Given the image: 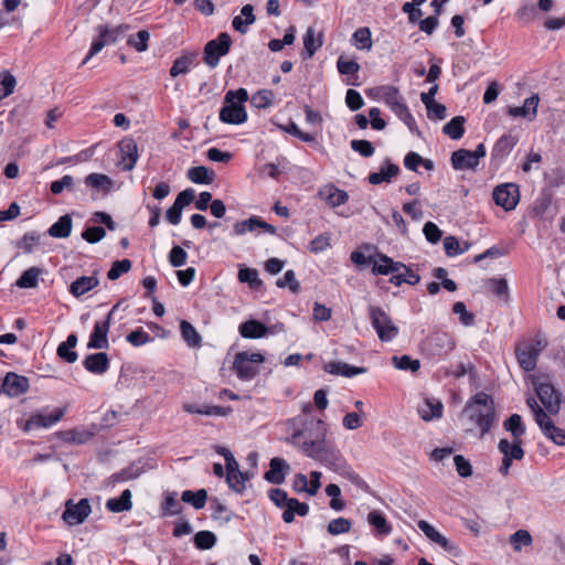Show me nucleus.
<instances>
[{
  "label": "nucleus",
  "instance_id": "obj_1",
  "mask_svg": "<svg viewBox=\"0 0 565 565\" xmlns=\"http://www.w3.org/2000/svg\"><path fill=\"white\" fill-rule=\"evenodd\" d=\"M463 412L468 416L469 420L480 429L481 437L489 433L493 424L497 422L494 402L483 392L477 393L472 396L467 402Z\"/></svg>",
  "mask_w": 565,
  "mask_h": 565
},
{
  "label": "nucleus",
  "instance_id": "obj_2",
  "mask_svg": "<svg viewBox=\"0 0 565 565\" xmlns=\"http://www.w3.org/2000/svg\"><path fill=\"white\" fill-rule=\"evenodd\" d=\"M292 428L289 443L306 452V448L316 440H322L327 435V427L321 419L315 417H297L289 422Z\"/></svg>",
  "mask_w": 565,
  "mask_h": 565
},
{
  "label": "nucleus",
  "instance_id": "obj_3",
  "mask_svg": "<svg viewBox=\"0 0 565 565\" xmlns=\"http://www.w3.org/2000/svg\"><path fill=\"white\" fill-rule=\"evenodd\" d=\"M248 99L245 88L228 90L225 94V105L220 110V120L225 124L241 125L247 120L244 103Z\"/></svg>",
  "mask_w": 565,
  "mask_h": 565
},
{
  "label": "nucleus",
  "instance_id": "obj_4",
  "mask_svg": "<svg viewBox=\"0 0 565 565\" xmlns=\"http://www.w3.org/2000/svg\"><path fill=\"white\" fill-rule=\"evenodd\" d=\"M303 454L333 471H341L347 465L340 450L333 443L327 440L326 437L322 440H316L315 444L306 448Z\"/></svg>",
  "mask_w": 565,
  "mask_h": 565
},
{
  "label": "nucleus",
  "instance_id": "obj_5",
  "mask_svg": "<svg viewBox=\"0 0 565 565\" xmlns=\"http://www.w3.org/2000/svg\"><path fill=\"white\" fill-rule=\"evenodd\" d=\"M377 97L385 103L387 107L408 127L414 130L416 126L415 118L409 113L404 97L399 90L392 85H384L377 88Z\"/></svg>",
  "mask_w": 565,
  "mask_h": 565
},
{
  "label": "nucleus",
  "instance_id": "obj_6",
  "mask_svg": "<svg viewBox=\"0 0 565 565\" xmlns=\"http://www.w3.org/2000/svg\"><path fill=\"white\" fill-rule=\"evenodd\" d=\"M264 362L265 356L259 352H238L234 358L233 369L239 380L250 381L258 375Z\"/></svg>",
  "mask_w": 565,
  "mask_h": 565
},
{
  "label": "nucleus",
  "instance_id": "obj_7",
  "mask_svg": "<svg viewBox=\"0 0 565 565\" xmlns=\"http://www.w3.org/2000/svg\"><path fill=\"white\" fill-rule=\"evenodd\" d=\"M546 343L541 338L524 341L515 349L516 359L522 370L530 372L536 367L537 359Z\"/></svg>",
  "mask_w": 565,
  "mask_h": 565
},
{
  "label": "nucleus",
  "instance_id": "obj_8",
  "mask_svg": "<svg viewBox=\"0 0 565 565\" xmlns=\"http://www.w3.org/2000/svg\"><path fill=\"white\" fill-rule=\"evenodd\" d=\"M369 317L379 338L383 342L392 341L398 334V328L393 323L390 316L380 307L370 306Z\"/></svg>",
  "mask_w": 565,
  "mask_h": 565
},
{
  "label": "nucleus",
  "instance_id": "obj_9",
  "mask_svg": "<svg viewBox=\"0 0 565 565\" xmlns=\"http://www.w3.org/2000/svg\"><path fill=\"white\" fill-rule=\"evenodd\" d=\"M232 39L226 32H222L216 39L209 41L204 46V63L210 68H215L221 57L225 56L231 49Z\"/></svg>",
  "mask_w": 565,
  "mask_h": 565
},
{
  "label": "nucleus",
  "instance_id": "obj_10",
  "mask_svg": "<svg viewBox=\"0 0 565 565\" xmlns=\"http://www.w3.org/2000/svg\"><path fill=\"white\" fill-rule=\"evenodd\" d=\"M534 391L547 412V415H556L561 407V394L548 382L537 377L533 381Z\"/></svg>",
  "mask_w": 565,
  "mask_h": 565
},
{
  "label": "nucleus",
  "instance_id": "obj_11",
  "mask_svg": "<svg viewBox=\"0 0 565 565\" xmlns=\"http://www.w3.org/2000/svg\"><path fill=\"white\" fill-rule=\"evenodd\" d=\"M90 512L92 507L88 499H81L78 502L70 499L65 503L62 519L67 525L74 526L84 523Z\"/></svg>",
  "mask_w": 565,
  "mask_h": 565
},
{
  "label": "nucleus",
  "instance_id": "obj_12",
  "mask_svg": "<svg viewBox=\"0 0 565 565\" xmlns=\"http://www.w3.org/2000/svg\"><path fill=\"white\" fill-rule=\"evenodd\" d=\"M492 196L497 205L505 211H512L520 200L519 186L514 183L500 184L494 188Z\"/></svg>",
  "mask_w": 565,
  "mask_h": 565
},
{
  "label": "nucleus",
  "instance_id": "obj_13",
  "mask_svg": "<svg viewBox=\"0 0 565 565\" xmlns=\"http://www.w3.org/2000/svg\"><path fill=\"white\" fill-rule=\"evenodd\" d=\"M117 308L118 305L114 306L104 321H97L94 324L93 332L90 333L87 343L88 349H107L109 347L107 335L109 332L111 317Z\"/></svg>",
  "mask_w": 565,
  "mask_h": 565
},
{
  "label": "nucleus",
  "instance_id": "obj_14",
  "mask_svg": "<svg viewBox=\"0 0 565 565\" xmlns=\"http://www.w3.org/2000/svg\"><path fill=\"white\" fill-rule=\"evenodd\" d=\"M66 413V407H56L50 414H32L24 425V430L29 431L36 428H50L58 423Z\"/></svg>",
  "mask_w": 565,
  "mask_h": 565
},
{
  "label": "nucleus",
  "instance_id": "obj_15",
  "mask_svg": "<svg viewBox=\"0 0 565 565\" xmlns=\"http://www.w3.org/2000/svg\"><path fill=\"white\" fill-rule=\"evenodd\" d=\"M120 162L124 171H131L138 160V146L132 138H125L119 142Z\"/></svg>",
  "mask_w": 565,
  "mask_h": 565
},
{
  "label": "nucleus",
  "instance_id": "obj_16",
  "mask_svg": "<svg viewBox=\"0 0 565 565\" xmlns=\"http://www.w3.org/2000/svg\"><path fill=\"white\" fill-rule=\"evenodd\" d=\"M258 228L264 230L270 235H275L277 230L274 225L263 221L258 216H252L248 220L236 222L233 226V234L241 236L249 232H254Z\"/></svg>",
  "mask_w": 565,
  "mask_h": 565
},
{
  "label": "nucleus",
  "instance_id": "obj_17",
  "mask_svg": "<svg viewBox=\"0 0 565 565\" xmlns=\"http://www.w3.org/2000/svg\"><path fill=\"white\" fill-rule=\"evenodd\" d=\"M29 390V381L25 376L9 372L1 384L0 392L10 397H17Z\"/></svg>",
  "mask_w": 565,
  "mask_h": 565
},
{
  "label": "nucleus",
  "instance_id": "obj_18",
  "mask_svg": "<svg viewBox=\"0 0 565 565\" xmlns=\"http://www.w3.org/2000/svg\"><path fill=\"white\" fill-rule=\"evenodd\" d=\"M369 264H372L374 275H388L401 270L402 263L394 262L391 257L377 253L369 256Z\"/></svg>",
  "mask_w": 565,
  "mask_h": 565
},
{
  "label": "nucleus",
  "instance_id": "obj_19",
  "mask_svg": "<svg viewBox=\"0 0 565 565\" xmlns=\"http://www.w3.org/2000/svg\"><path fill=\"white\" fill-rule=\"evenodd\" d=\"M290 471L288 462L279 457H274L269 462V470L265 472V480L273 484L284 483L287 473Z\"/></svg>",
  "mask_w": 565,
  "mask_h": 565
},
{
  "label": "nucleus",
  "instance_id": "obj_20",
  "mask_svg": "<svg viewBox=\"0 0 565 565\" xmlns=\"http://www.w3.org/2000/svg\"><path fill=\"white\" fill-rule=\"evenodd\" d=\"M539 427L546 438L553 440L556 445L565 446V430L556 427L547 414L541 415Z\"/></svg>",
  "mask_w": 565,
  "mask_h": 565
},
{
  "label": "nucleus",
  "instance_id": "obj_21",
  "mask_svg": "<svg viewBox=\"0 0 565 565\" xmlns=\"http://www.w3.org/2000/svg\"><path fill=\"white\" fill-rule=\"evenodd\" d=\"M519 139L516 136L512 134H504L501 136L497 142L494 143L491 156L494 160H502L504 159L515 147Z\"/></svg>",
  "mask_w": 565,
  "mask_h": 565
},
{
  "label": "nucleus",
  "instance_id": "obj_22",
  "mask_svg": "<svg viewBox=\"0 0 565 565\" xmlns=\"http://www.w3.org/2000/svg\"><path fill=\"white\" fill-rule=\"evenodd\" d=\"M451 166L455 170H476L479 162L475 159L470 150L459 149L451 153Z\"/></svg>",
  "mask_w": 565,
  "mask_h": 565
},
{
  "label": "nucleus",
  "instance_id": "obj_23",
  "mask_svg": "<svg viewBox=\"0 0 565 565\" xmlns=\"http://www.w3.org/2000/svg\"><path fill=\"white\" fill-rule=\"evenodd\" d=\"M433 355L445 356L455 349V341L447 333H437L429 340Z\"/></svg>",
  "mask_w": 565,
  "mask_h": 565
},
{
  "label": "nucleus",
  "instance_id": "obj_24",
  "mask_svg": "<svg viewBox=\"0 0 565 565\" xmlns=\"http://www.w3.org/2000/svg\"><path fill=\"white\" fill-rule=\"evenodd\" d=\"M84 183L87 188L102 194H108L114 188V181L103 173L88 174L85 178Z\"/></svg>",
  "mask_w": 565,
  "mask_h": 565
},
{
  "label": "nucleus",
  "instance_id": "obj_25",
  "mask_svg": "<svg viewBox=\"0 0 565 565\" xmlns=\"http://www.w3.org/2000/svg\"><path fill=\"white\" fill-rule=\"evenodd\" d=\"M319 195L330 207H338L349 200L348 193L334 185H326L319 191Z\"/></svg>",
  "mask_w": 565,
  "mask_h": 565
},
{
  "label": "nucleus",
  "instance_id": "obj_26",
  "mask_svg": "<svg viewBox=\"0 0 565 565\" xmlns=\"http://www.w3.org/2000/svg\"><path fill=\"white\" fill-rule=\"evenodd\" d=\"M553 195L543 191L533 203V213L540 218H553L555 212H552Z\"/></svg>",
  "mask_w": 565,
  "mask_h": 565
},
{
  "label": "nucleus",
  "instance_id": "obj_27",
  "mask_svg": "<svg viewBox=\"0 0 565 565\" xmlns=\"http://www.w3.org/2000/svg\"><path fill=\"white\" fill-rule=\"evenodd\" d=\"M324 371L332 375H341L344 377H353L355 375L364 374L365 367L353 366L345 362H330L324 365Z\"/></svg>",
  "mask_w": 565,
  "mask_h": 565
},
{
  "label": "nucleus",
  "instance_id": "obj_28",
  "mask_svg": "<svg viewBox=\"0 0 565 565\" xmlns=\"http://www.w3.org/2000/svg\"><path fill=\"white\" fill-rule=\"evenodd\" d=\"M443 403L434 397L425 398L418 406V414L422 419L429 422L431 419L440 418L443 416Z\"/></svg>",
  "mask_w": 565,
  "mask_h": 565
},
{
  "label": "nucleus",
  "instance_id": "obj_29",
  "mask_svg": "<svg viewBox=\"0 0 565 565\" xmlns=\"http://www.w3.org/2000/svg\"><path fill=\"white\" fill-rule=\"evenodd\" d=\"M84 367L94 374H104L109 367L108 355L104 352L89 354L83 361Z\"/></svg>",
  "mask_w": 565,
  "mask_h": 565
},
{
  "label": "nucleus",
  "instance_id": "obj_30",
  "mask_svg": "<svg viewBox=\"0 0 565 565\" xmlns=\"http://www.w3.org/2000/svg\"><path fill=\"white\" fill-rule=\"evenodd\" d=\"M539 102V96L532 95L524 100V105L522 107H510L508 113L512 117H524L532 120L536 116Z\"/></svg>",
  "mask_w": 565,
  "mask_h": 565
},
{
  "label": "nucleus",
  "instance_id": "obj_31",
  "mask_svg": "<svg viewBox=\"0 0 565 565\" xmlns=\"http://www.w3.org/2000/svg\"><path fill=\"white\" fill-rule=\"evenodd\" d=\"M72 216L70 214H64L49 227L47 234L54 238H67L72 233Z\"/></svg>",
  "mask_w": 565,
  "mask_h": 565
},
{
  "label": "nucleus",
  "instance_id": "obj_32",
  "mask_svg": "<svg viewBox=\"0 0 565 565\" xmlns=\"http://www.w3.org/2000/svg\"><path fill=\"white\" fill-rule=\"evenodd\" d=\"M417 526L431 542L438 544L445 551L452 550L451 543L427 521L419 520Z\"/></svg>",
  "mask_w": 565,
  "mask_h": 565
},
{
  "label": "nucleus",
  "instance_id": "obj_33",
  "mask_svg": "<svg viewBox=\"0 0 565 565\" xmlns=\"http://www.w3.org/2000/svg\"><path fill=\"white\" fill-rule=\"evenodd\" d=\"M98 284L99 279L96 276H82L71 284L70 292L74 297H81L97 287Z\"/></svg>",
  "mask_w": 565,
  "mask_h": 565
},
{
  "label": "nucleus",
  "instance_id": "obj_34",
  "mask_svg": "<svg viewBox=\"0 0 565 565\" xmlns=\"http://www.w3.org/2000/svg\"><path fill=\"white\" fill-rule=\"evenodd\" d=\"M267 327L257 320H247L239 326V333L246 339H259L267 334Z\"/></svg>",
  "mask_w": 565,
  "mask_h": 565
},
{
  "label": "nucleus",
  "instance_id": "obj_35",
  "mask_svg": "<svg viewBox=\"0 0 565 565\" xmlns=\"http://www.w3.org/2000/svg\"><path fill=\"white\" fill-rule=\"evenodd\" d=\"M521 439H513L510 443L507 439H501L498 445L499 451L503 455V457H508L513 460H521L524 457V450L521 446Z\"/></svg>",
  "mask_w": 565,
  "mask_h": 565
},
{
  "label": "nucleus",
  "instance_id": "obj_36",
  "mask_svg": "<svg viewBox=\"0 0 565 565\" xmlns=\"http://www.w3.org/2000/svg\"><path fill=\"white\" fill-rule=\"evenodd\" d=\"M254 22V7L252 4H245L242 8L241 15H237L233 19L232 25L236 31L244 34L247 32L248 26Z\"/></svg>",
  "mask_w": 565,
  "mask_h": 565
},
{
  "label": "nucleus",
  "instance_id": "obj_37",
  "mask_svg": "<svg viewBox=\"0 0 565 565\" xmlns=\"http://www.w3.org/2000/svg\"><path fill=\"white\" fill-rule=\"evenodd\" d=\"M131 497V491L126 489L121 492L120 497L108 499L106 508L115 513L129 511L132 508Z\"/></svg>",
  "mask_w": 565,
  "mask_h": 565
},
{
  "label": "nucleus",
  "instance_id": "obj_38",
  "mask_svg": "<svg viewBox=\"0 0 565 565\" xmlns=\"http://www.w3.org/2000/svg\"><path fill=\"white\" fill-rule=\"evenodd\" d=\"M399 172L398 166L386 161L379 172H373L369 175V182L371 184H380L382 182H390L393 177Z\"/></svg>",
  "mask_w": 565,
  "mask_h": 565
},
{
  "label": "nucleus",
  "instance_id": "obj_39",
  "mask_svg": "<svg viewBox=\"0 0 565 565\" xmlns=\"http://www.w3.org/2000/svg\"><path fill=\"white\" fill-rule=\"evenodd\" d=\"M43 274V269L40 267H30L22 273L19 279L15 281V286L19 288H35L39 284V277Z\"/></svg>",
  "mask_w": 565,
  "mask_h": 565
},
{
  "label": "nucleus",
  "instance_id": "obj_40",
  "mask_svg": "<svg viewBox=\"0 0 565 565\" xmlns=\"http://www.w3.org/2000/svg\"><path fill=\"white\" fill-rule=\"evenodd\" d=\"M308 512L309 505L307 503L299 502L297 499L291 498L282 512V520L286 523H291L295 520V514L305 516Z\"/></svg>",
  "mask_w": 565,
  "mask_h": 565
},
{
  "label": "nucleus",
  "instance_id": "obj_41",
  "mask_svg": "<svg viewBox=\"0 0 565 565\" xmlns=\"http://www.w3.org/2000/svg\"><path fill=\"white\" fill-rule=\"evenodd\" d=\"M77 344V337L75 334H70L66 339V341L62 342L57 347V355L68 362L74 363L77 360V353L73 351L72 349L75 348Z\"/></svg>",
  "mask_w": 565,
  "mask_h": 565
},
{
  "label": "nucleus",
  "instance_id": "obj_42",
  "mask_svg": "<svg viewBox=\"0 0 565 565\" xmlns=\"http://www.w3.org/2000/svg\"><path fill=\"white\" fill-rule=\"evenodd\" d=\"M419 275L404 264H402L401 270L392 274V277L390 278V281L395 286H401L403 282L408 285H416L419 282Z\"/></svg>",
  "mask_w": 565,
  "mask_h": 565
},
{
  "label": "nucleus",
  "instance_id": "obj_43",
  "mask_svg": "<svg viewBox=\"0 0 565 565\" xmlns=\"http://www.w3.org/2000/svg\"><path fill=\"white\" fill-rule=\"evenodd\" d=\"M188 178L198 184H210L214 180V173L204 166L193 167L188 170Z\"/></svg>",
  "mask_w": 565,
  "mask_h": 565
},
{
  "label": "nucleus",
  "instance_id": "obj_44",
  "mask_svg": "<svg viewBox=\"0 0 565 565\" xmlns=\"http://www.w3.org/2000/svg\"><path fill=\"white\" fill-rule=\"evenodd\" d=\"M180 331L183 340L188 343L189 347L198 348L201 345L202 338L189 321H181Z\"/></svg>",
  "mask_w": 565,
  "mask_h": 565
},
{
  "label": "nucleus",
  "instance_id": "obj_45",
  "mask_svg": "<svg viewBox=\"0 0 565 565\" xmlns=\"http://www.w3.org/2000/svg\"><path fill=\"white\" fill-rule=\"evenodd\" d=\"M207 499V492L204 489L198 491L185 490L182 492L181 500L191 504L194 509L200 510L204 508Z\"/></svg>",
  "mask_w": 565,
  "mask_h": 565
},
{
  "label": "nucleus",
  "instance_id": "obj_46",
  "mask_svg": "<svg viewBox=\"0 0 565 565\" xmlns=\"http://www.w3.org/2000/svg\"><path fill=\"white\" fill-rule=\"evenodd\" d=\"M182 504L177 499V492H168L161 504L163 516H174L182 512Z\"/></svg>",
  "mask_w": 565,
  "mask_h": 565
},
{
  "label": "nucleus",
  "instance_id": "obj_47",
  "mask_svg": "<svg viewBox=\"0 0 565 565\" xmlns=\"http://www.w3.org/2000/svg\"><path fill=\"white\" fill-rule=\"evenodd\" d=\"M465 121H466V119L462 116L454 117L449 122H447L443 127V132L445 135H448L451 139L458 140L465 134V128H463Z\"/></svg>",
  "mask_w": 565,
  "mask_h": 565
},
{
  "label": "nucleus",
  "instance_id": "obj_48",
  "mask_svg": "<svg viewBox=\"0 0 565 565\" xmlns=\"http://www.w3.org/2000/svg\"><path fill=\"white\" fill-rule=\"evenodd\" d=\"M127 29V25H119L116 28L100 25L98 28V35L100 39L105 41L106 45H110L116 43L119 40V38L124 35Z\"/></svg>",
  "mask_w": 565,
  "mask_h": 565
},
{
  "label": "nucleus",
  "instance_id": "obj_49",
  "mask_svg": "<svg viewBox=\"0 0 565 565\" xmlns=\"http://www.w3.org/2000/svg\"><path fill=\"white\" fill-rule=\"evenodd\" d=\"M487 289L504 301L508 300L509 296V286L508 281L504 278H489L486 280Z\"/></svg>",
  "mask_w": 565,
  "mask_h": 565
},
{
  "label": "nucleus",
  "instance_id": "obj_50",
  "mask_svg": "<svg viewBox=\"0 0 565 565\" xmlns=\"http://www.w3.org/2000/svg\"><path fill=\"white\" fill-rule=\"evenodd\" d=\"M352 44L358 50L370 51L372 49L371 31L369 28H360L352 35Z\"/></svg>",
  "mask_w": 565,
  "mask_h": 565
},
{
  "label": "nucleus",
  "instance_id": "obj_51",
  "mask_svg": "<svg viewBox=\"0 0 565 565\" xmlns=\"http://www.w3.org/2000/svg\"><path fill=\"white\" fill-rule=\"evenodd\" d=\"M367 521L382 535H387L392 532V526L380 511H371L367 515Z\"/></svg>",
  "mask_w": 565,
  "mask_h": 565
},
{
  "label": "nucleus",
  "instance_id": "obj_52",
  "mask_svg": "<svg viewBox=\"0 0 565 565\" xmlns=\"http://www.w3.org/2000/svg\"><path fill=\"white\" fill-rule=\"evenodd\" d=\"M238 280L248 284L250 288H259L263 285L258 270L255 268L241 267L238 270Z\"/></svg>",
  "mask_w": 565,
  "mask_h": 565
},
{
  "label": "nucleus",
  "instance_id": "obj_53",
  "mask_svg": "<svg viewBox=\"0 0 565 565\" xmlns=\"http://www.w3.org/2000/svg\"><path fill=\"white\" fill-rule=\"evenodd\" d=\"M504 428L511 433L513 439H521L525 434V426L522 423V418L519 414H512L505 422Z\"/></svg>",
  "mask_w": 565,
  "mask_h": 565
},
{
  "label": "nucleus",
  "instance_id": "obj_54",
  "mask_svg": "<svg viewBox=\"0 0 565 565\" xmlns=\"http://www.w3.org/2000/svg\"><path fill=\"white\" fill-rule=\"evenodd\" d=\"M322 45L321 39L316 38L313 28H308L303 35V46L306 50L307 58H311L316 51Z\"/></svg>",
  "mask_w": 565,
  "mask_h": 565
},
{
  "label": "nucleus",
  "instance_id": "obj_55",
  "mask_svg": "<svg viewBox=\"0 0 565 565\" xmlns=\"http://www.w3.org/2000/svg\"><path fill=\"white\" fill-rule=\"evenodd\" d=\"M393 365L403 371H411L412 373H415L420 367V362L417 359H412L409 355H402L397 356L394 355L392 358Z\"/></svg>",
  "mask_w": 565,
  "mask_h": 565
},
{
  "label": "nucleus",
  "instance_id": "obj_56",
  "mask_svg": "<svg viewBox=\"0 0 565 565\" xmlns=\"http://www.w3.org/2000/svg\"><path fill=\"white\" fill-rule=\"evenodd\" d=\"M193 61V55H182L178 57L170 68V76L177 77L179 75L186 74L190 71Z\"/></svg>",
  "mask_w": 565,
  "mask_h": 565
},
{
  "label": "nucleus",
  "instance_id": "obj_57",
  "mask_svg": "<svg viewBox=\"0 0 565 565\" xmlns=\"http://www.w3.org/2000/svg\"><path fill=\"white\" fill-rule=\"evenodd\" d=\"M470 247L469 243H465L463 247L460 246L459 241L455 236H446L444 238V249L447 256L454 257L467 252Z\"/></svg>",
  "mask_w": 565,
  "mask_h": 565
},
{
  "label": "nucleus",
  "instance_id": "obj_58",
  "mask_svg": "<svg viewBox=\"0 0 565 565\" xmlns=\"http://www.w3.org/2000/svg\"><path fill=\"white\" fill-rule=\"evenodd\" d=\"M532 542V535L526 530H518L510 536V543L515 552H520L523 546H530Z\"/></svg>",
  "mask_w": 565,
  "mask_h": 565
},
{
  "label": "nucleus",
  "instance_id": "obj_59",
  "mask_svg": "<svg viewBox=\"0 0 565 565\" xmlns=\"http://www.w3.org/2000/svg\"><path fill=\"white\" fill-rule=\"evenodd\" d=\"M250 479V476L248 473L244 472H237L233 473L231 476H226V482L228 487L237 492L242 493L246 489V482Z\"/></svg>",
  "mask_w": 565,
  "mask_h": 565
},
{
  "label": "nucleus",
  "instance_id": "obj_60",
  "mask_svg": "<svg viewBox=\"0 0 565 565\" xmlns=\"http://www.w3.org/2000/svg\"><path fill=\"white\" fill-rule=\"evenodd\" d=\"M274 93L270 89H260L256 92L250 99V103L256 108H267L273 104Z\"/></svg>",
  "mask_w": 565,
  "mask_h": 565
},
{
  "label": "nucleus",
  "instance_id": "obj_61",
  "mask_svg": "<svg viewBox=\"0 0 565 565\" xmlns=\"http://www.w3.org/2000/svg\"><path fill=\"white\" fill-rule=\"evenodd\" d=\"M352 522L345 518H337L329 522L328 524V533L331 535H340L343 533H348L351 530Z\"/></svg>",
  "mask_w": 565,
  "mask_h": 565
},
{
  "label": "nucleus",
  "instance_id": "obj_62",
  "mask_svg": "<svg viewBox=\"0 0 565 565\" xmlns=\"http://www.w3.org/2000/svg\"><path fill=\"white\" fill-rule=\"evenodd\" d=\"M216 543V536L210 531H200L194 535V544L200 550H210Z\"/></svg>",
  "mask_w": 565,
  "mask_h": 565
},
{
  "label": "nucleus",
  "instance_id": "obj_63",
  "mask_svg": "<svg viewBox=\"0 0 565 565\" xmlns=\"http://www.w3.org/2000/svg\"><path fill=\"white\" fill-rule=\"evenodd\" d=\"M131 269V262L127 258L121 260H116L113 263L110 269L107 273V278L109 280H116L121 275L128 273Z\"/></svg>",
  "mask_w": 565,
  "mask_h": 565
},
{
  "label": "nucleus",
  "instance_id": "obj_64",
  "mask_svg": "<svg viewBox=\"0 0 565 565\" xmlns=\"http://www.w3.org/2000/svg\"><path fill=\"white\" fill-rule=\"evenodd\" d=\"M74 185L75 179L70 174H65L61 179L53 181L50 185V190L53 194L58 195L64 190L72 191Z\"/></svg>",
  "mask_w": 565,
  "mask_h": 565
}]
</instances>
